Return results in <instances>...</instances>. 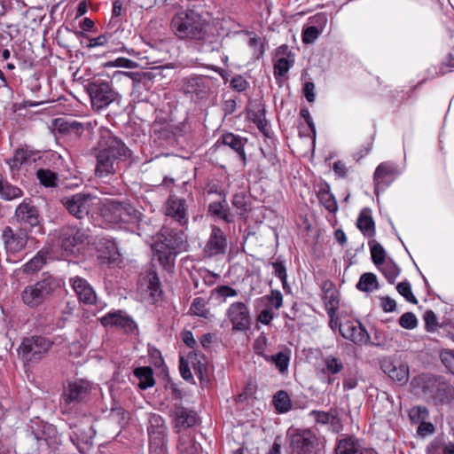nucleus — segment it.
<instances>
[{
	"mask_svg": "<svg viewBox=\"0 0 454 454\" xmlns=\"http://www.w3.org/2000/svg\"><path fill=\"white\" fill-rule=\"evenodd\" d=\"M98 200L99 212L97 218L98 226L104 229H112L114 224V202L111 199L104 200L90 193L79 192L72 196L64 197L61 200L65 208L70 215L77 219H82L90 213L91 207Z\"/></svg>",
	"mask_w": 454,
	"mask_h": 454,
	"instance_id": "f257e3e1",
	"label": "nucleus"
},
{
	"mask_svg": "<svg viewBox=\"0 0 454 454\" xmlns=\"http://www.w3.org/2000/svg\"><path fill=\"white\" fill-rule=\"evenodd\" d=\"M208 22L200 13L186 9L176 12L170 22L174 35L180 40L200 42L207 36Z\"/></svg>",
	"mask_w": 454,
	"mask_h": 454,
	"instance_id": "f03ea898",
	"label": "nucleus"
},
{
	"mask_svg": "<svg viewBox=\"0 0 454 454\" xmlns=\"http://www.w3.org/2000/svg\"><path fill=\"white\" fill-rule=\"evenodd\" d=\"M412 386L436 404L450 403L454 400V387L440 376L420 374L412 380Z\"/></svg>",
	"mask_w": 454,
	"mask_h": 454,
	"instance_id": "7ed1b4c3",
	"label": "nucleus"
},
{
	"mask_svg": "<svg viewBox=\"0 0 454 454\" xmlns=\"http://www.w3.org/2000/svg\"><path fill=\"white\" fill-rule=\"evenodd\" d=\"M96 175L103 179H113L114 168V137L112 131L106 128L99 129V140L98 143Z\"/></svg>",
	"mask_w": 454,
	"mask_h": 454,
	"instance_id": "20e7f679",
	"label": "nucleus"
},
{
	"mask_svg": "<svg viewBox=\"0 0 454 454\" xmlns=\"http://www.w3.org/2000/svg\"><path fill=\"white\" fill-rule=\"evenodd\" d=\"M59 286V279L51 275H43L41 280L25 287L21 294L22 301L31 308L37 307Z\"/></svg>",
	"mask_w": 454,
	"mask_h": 454,
	"instance_id": "39448f33",
	"label": "nucleus"
},
{
	"mask_svg": "<svg viewBox=\"0 0 454 454\" xmlns=\"http://www.w3.org/2000/svg\"><path fill=\"white\" fill-rule=\"evenodd\" d=\"M212 79L204 75H190L180 80V90L198 99L207 98L211 91Z\"/></svg>",
	"mask_w": 454,
	"mask_h": 454,
	"instance_id": "423d86ee",
	"label": "nucleus"
},
{
	"mask_svg": "<svg viewBox=\"0 0 454 454\" xmlns=\"http://www.w3.org/2000/svg\"><path fill=\"white\" fill-rule=\"evenodd\" d=\"M52 342L42 336H32L25 338L19 352L26 361H38L51 348Z\"/></svg>",
	"mask_w": 454,
	"mask_h": 454,
	"instance_id": "0eeeda50",
	"label": "nucleus"
},
{
	"mask_svg": "<svg viewBox=\"0 0 454 454\" xmlns=\"http://www.w3.org/2000/svg\"><path fill=\"white\" fill-rule=\"evenodd\" d=\"M228 248V238L224 231L217 225H210V232L203 247L206 257L223 255Z\"/></svg>",
	"mask_w": 454,
	"mask_h": 454,
	"instance_id": "6e6552de",
	"label": "nucleus"
},
{
	"mask_svg": "<svg viewBox=\"0 0 454 454\" xmlns=\"http://www.w3.org/2000/svg\"><path fill=\"white\" fill-rule=\"evenodd\" d=\"M14 218L20 229H34L40 226L41 218L37 207L31 200L25 199L15 209Z\"/></svg>",
	"mask_w": 454,
	"mask_h": 454,
	"instance_id": "1a4fd4ad",
	"label": "nucleus"
},
{
	"mask_svg": "<svg viewBox=\"0 0 454 454\" xmlns=\"http://www.w3.org/2000/svg\"><path fill=\"white\" fill-rule=\"evenodd\" d=\"M89 91L92 107L97 111L106 108L114 101V90L108 82L98 80L90 85Z\"/></svg>",
	"mask_w": 454,
	"mask_h": 454,
	"instance_id": "9d476101",
	"label": "nucleus"
},
{
	"mask_svg": "<svg viewBox=\"0 0 454 454\" xmlns=\"http://www.w3.org/2000/svg\"><path fill=\"white\" fill-rule=\"evenodd\" d=\"M226 316L231 323L233 331L247 332L250 328V311L244 302L236 301L231 303L226 311Z\"/></svg>",
	"mask_w": 454,
	"mask_h": 454,
	"instance_id": "9b49d317",
	"label": "nucleus"
},
{
	"mask_svg": "<svg viewBox=\"0 0 454 454\" xmlns=\"http://www.w3.org/2000/svg\"><path fill=\"white\" fill-rule=\"evenodd\" d=\"M2 240L8 256L16 254L22 251L28 241V232L25 229H18L14 231L7 226L3 230Z\"/></svg>",
	"mask_w": 454,
	"mask_h": 454,
	"instance_id": "f8f14e48",
	"label": "nucleus"
},
{
	"mask_svg": "<svg viewBox=\"0 0 454 454\" xmlns=\"http://www.w3.org/2000/svg\"><path fill=\"white\" fill-rule=\"evenodd\" d=\"M399 170L395 164L390 161L381 162L373 174L374 192L379 193L388 187L398 176Z\"/></svg>",
	"mask_w": 454,
	"mask_h": 454,
	"instance_id": "ddd939ff",
	"label": "nucleus"
},
{
	"mask_svg": "<svg viewBox=\"0 0 454 454\" xmlns=\"http://www.w3.org/2000/svg\"><path fill=\"white\" fill-rule=\"evenodd\" d=\"M152 245L164 249H183L185 246V239L182 231L163 226L157 233L156 239Z\"/></svg>",
	"mask_w": 454,
	"mask_h": 454,
	"instance_id": "4468645a",
	"label": "nucleus"
},
{
	"mask_svg": "<svg viewBox=\"0 0 454 454\" xmlns=\"http://www.w3.org/2000/svg\"><path fill=\"white\" fill-rule=\"evenodd\" d=\"M340 333L343 338L355 344H365L370 340V335L365 327L359 321L348 320L339 326Z\"/></svg>",
	"mask_w": 454,
	"mask_h": 454,
	"instance_id": "2eb2a0df",
	"label": "nucleus"
},
{
	"mask_svg": "<svg viewBox=\"0 0 454 454\" xmlns=\"http://www.w3.org/2000/svg\"><path fill=\"white\" fill-rule=\"evenodd\" d=\"M317 441L311 431L303 430L292 435L290 445L295 454H315Z\"/></svg>",
	"mask_w": 454,
	"mask_h": 454,
	"instance_id": "dca6fc26",
	"label": "nucleus"
},
{
	"mask_svg": "<svg viewBox=\"0 0 454 454\" xmlns=\"http://www.w3.org/2000/svg\"><path fill=\"white\" fill-rule=\"evenodd\" d=\"M90 388V383L83 380L70 382L64 392L61 403L64 404H71L73 403L81 402L88 395Z\"/></svg>",
	"mask_w": 454,
	"mask_h": 454,
	"instance_id": "f3484780",
	"label": "nucleus"
},
{
	"mask_svg": "<svg viewBox=\"0 0 454 454\" xmlns=\"http://www.w3.org/2000/svg\"><path fill=\"white\" fill-rule=\"evenodd\" d=\"M165 215L173 218L179 225H185L188 223L185 200L170 195L166 201Z\"/></svg>",
	"mask_w": 454,
	"mask_h": 454,
	"instance_id": "a211bd4d",
	"label": "nucleus"
},
{
	"mask_svg": "<svg viewBox=\"0 0 454 454\" xmlns=\"http://www.w3.org/2000/svg\"><path fill=\"white\" fill-rule=\"evenodd\" d=\"M380 367L395 381L403 384L409 379V366L402 361L384 359Z\"/></svg>",
	"mask_w": 454,
	"mask_h": 454,
	"instance_id": "6ab92c4d",
	"label": "nucleus"
},
{
	"mask_svg": "<svg viewBox=\"0 0 454 454\" xmlns=\"http://www.w3.org/2000/svg\"><path fill=\"white\" fill-rule=\"evenodd\" d=\"M70 285L74 291L78 300L84 304H93L97 301L96 293L91 285L81 277L71 278Z\"/></svg>",
	"mask_w": 454,
	"mask_h": 454,
	"instance_id": "aec40b11",
	"label": "nucleus"
},
{
	"mask_svg": "<svg viewBox=\"0 0 454 454\" xmlns=\"http://www.w3.org/2000/svg\"><path fill=\"white\" fill-rule=\"evenodd\" d=\"M336 454H377L366 447L361 441L353 436L345 437L338 442Z\"/></svg>",
	"mask_w": 454,
	"mask_h": 454,
	"instance_id": "412c9836",
	"label": "nucleus"
},
{
	"mask_svg": "<svg viewBox=\"0 0 454 454\" xmlns=\"http://www.w3.org/2000/svg\"><path fill=\"white\" fill-rule=\"evenodd\" d=\"M95 434V430L90 425L74 427L70 440L82 452L92 445Z\"/></svg>",
	"mask_w": 454,
	"mask_h": 454,
	"instance_id": "4be33fe9",
	"label": "nucleus"
},
{
	"mask_svg": "<svg viewBox=\"0 0 454 454\" xmlns=\"http://www.w3.org/2000/svg\"><path fill=\"white\" fill-rule=\"evenodd\" d=\"M87 239L88 235L82 230L67 227L63 230L60 237L61 247L67 252H74V248L83 244Z\"/></svg>",
	"mask_w": 454,
	"mask_h": 454,
	"instance_id": "5701e85b",
	"label": "nucleus"
},
{
	"mask_svg": "<svg viewBox=\"0 0 454 454\" xmlns=\"http://www.w3.org/2000/svg\"><path fill=\"white\" fill-rule=\"evenodd\" d=\"M150 437V454H168L166 428L158 426L156 429H148Z\"/></svg>",
	"mask_w": 454,
	"mask_h": 454,
	"instance_id": "b1692460",
	"label": "nucleus"
},
{
	"mask_svg": "<svg viewBox=\"0 0 454 454\" xmlns=\"http://www.w3.org/2000/svg\"><path fill=\"white\" fill-rule=\"evenodd\" d=\"M221 141L223 145L230 147L238 153L243 165L247 164V154L245 152V145L247 143V138L228 132L221 137Z\"/></svg>",
	"mask_w": 454,
	"mask_h": 454,
	"instance_id": "393cba45",
	"label": "nucleus"
},
{
	"mask_svg": "<svg viewBox=\"0 0 454 454\" xmlns=\"http://www.w3.org/2000/svg\"><path fill=\"white\" fill-rule=\"evenodd\" d=\"M176 427H191L197 422L196 413L181 405H175L171 410Z\"/></svg>",
	"mask_w": 454,
	"mask_h": 454,
	"instance_id": "a878e982",
	"label": "nucleus"
},
{
	"mask_svg": "<svg viewBox=\"0 0 454 454\" xmlns=\"http://www.w3.org/2000/svg\"><path fill=\"white\" fill-rule=\"evenodd\" d=\"M154 258L159 262L160 265L166 270L170 271L175 266V261L177 254L182 249L172 250L168 248H160L152 245Z\"/></svg>",
	"mask_w": 454,
	"mask_h": 454,
	"instance_id": "bb28decb",
	"label": "nucleus"
},
{
	"mask_svg": "<svg viewBox=\"0 0 454 454\" xmlns=\"http://www.w3.org/2000/svg\"><path fill=\"white\" fill-rule=\"evenodd\" d=\"M310 416L317 424H330L332 430L334 432H339L342 428L341 421L336 410H331L330 411H312Z\"/></svg>",
	"mask_w": 454,
	"mask_h": 454,
	"instance_id": "cd10ccee",
	"label": "nucleus"
},
{
	"mask_svg": "<svg viewBox=\"0 0 454 454\" xmlns=\"http://www.w3.org/2000/svg\"><path fill=\"white\" fill-rule=\"evenodd\" d=\"M356 227L368 238L375 235V223L372 215V210L369 207L363 208L356 220Z\"/></svg>",
	"mask_w": 454,
	"mask_h": 454,
	"instance_id": "c85d7f7f",
	"label": "nucleus"
},
{
	"mask_svg": "<svg viewBox=\"0 0 454 454\" xmlns=\"http://www.w3.org/2000/svg\"><path fill=\"white\" fill-rule=\"evenodd\" d=\"M207 212L211 216L222 219L226 223L233 222V215L230 211V207L225 198L220 201H213L209 203Z\"/></svg>",
	"mask_w": 454,
	"mask_h": 454,
	"instance_id": "c756f323",
	"label": "nucleus"
},
{
	"mask_svg": "<svg viewBox=\"0 0 454 454\" xmlns=\"http://www.w3.org/2000/svg\"><path fill=\"white\" fill-rule=\"evenodd\" d=\"M178 454H200L201 446L195 441L191 434H183L179 436L177 444Z\"/></svg>",
	"mask_w": 454,
	"mask_h": 454,
	"instance_id": "7c9ffc66",
	"label": "nucleus"
},
{
	"mask_svg": "<svg viewBox=\"0 0 454 454\" xmlns=\"http://www.w3.org/2000/svg\"><path fill=\"white\" fill-rule=\"evenodd\" d=\"M137 221L136 210L130 206L115 201V225L119 223H135Z\"/></svg>",
	"mask_w": 454,
	"mask_h": 454,
	"instance_id": "2f4dec72",
	"label": "nucleus"
},
{
	"mask_svg": "<svg viewBox=\"0 0 454 454\" xmlns=\"http://www.w3.org/2000/svg\"><path fill=\"white\" fill-rule=\"evenodd\" d=\"M317 197L327 211L331 213H335L337 211V201L333 194L330 192V186L328 184H324L319 187Z\"/></svg>",
	"mask_w": 454,
	"mask_h": 454,
	"instance_id": "473e14b6",
	"label": "nucleus"
},
{
	"mask_svg": "<svg viewBox=\"0 0 454 454\" xmlns=\"http://www.w3.org/2000/svg\"><path fill=\"white\" fill-rule=\"evenodd\" d=\"M324 367L322 368V373L336 375L344 369V363L340 358L333 355H326L321 358Z\"/></svg>",
	"mask_w": 454,
	"mask_h": 454,
	"instance_id": "72a5a7b5",
	"label": "nucleus"
},
{
	"mask_svg": "<svg viewBox=\"0 0 454 454\" xmlns=\"http://www.w3.org/2000/svg\"><path fill=\"white\" fill-rule=\"evenodd\" d=\"M115 327L121 329L125 333H135L137 325L133 318L123 310L115 311Z\"/></svg>",
	"mask_w": 454,
	"mask_h": 454,
	"instance_id": "f704fd0d",
	"label": "nucleus"
},
{
	"mask_svg": "<svg viewBox=\"0 0 454 454\" xmlns=\"http://www.w3.org/2000/svg\"><path fill=\"white\" fill-rule=\"evenodd\" d=\"M134 375L138 379L137 384L140 389H147L155 384L153 371L149 366H142L135 369Z\"/></svg>",
	"mask_w": 454,
	"mask_h": 454,
	"instance_id": "c9c22d12",
	"label": "nucleus"
},
{
	"mask_svg": "<svg viewBox=\"0 0 454 454\" xmlns=\"http://www.w3.org/2000/svg\"><path fill=\"white\" fill-rule=\"evenodd\" d=\"M114 250V241L100 239L98 247V260L103 265L110 266Z\"/></svg>",
	"mask_w": 454,
	"mask_h": 454,
	"instance_id": "e433bc0d",
	"label": "nucleus"
},
{
	"mask_svg": "<svg viewBox=\"0 0 454 454\" xmlns=\"http://www.w3.org/2000/svg\"><path fill=\"white\" fill-rule=\"evenodd\" d=\"M189 362L192 364V368L200 380H202L204 373L207 372V359L206 356L198 351H191L187 355Z\"/></svg>",
	"mask_w": 454,
	"mask_h": 454,
	"instance_id": "4c0bfd02",
	"label": "nucleus"
},
{
	"mask_svg": "<svg viewBox=\"0 0 454 454\" xmlns=\"http://www.w3.org/2000/svg\"><path fill=\"white\" fill-rule=\"evenodd\" d=\"M23 195L22 191L8 182L0 175V197L5 200H12L20 198Z\"/></svg>",
	"mask_w": 454,
	"mask_h": 454,
	"instance_id": "58836bf2",
	"label": "nucleus"
},
{
	"mask_svg": "<svg viewBox=\"0 0 454 454\" xmlns=\"http://www.w3.org/2000/svg\"><path fill=\"white\" fill-rule=\"evenodd\" d=\"M208 301L203 297H196L193 299L190 309L189 314L192 316L200 317L203 318H209L210 310L207 308Z\"/></svg>",
	"mask_w": 454,
	"mask_h": 454,
	"instance_id": "ea45409f",
	"label": "nucleus"
},
{
	"mask_svg": "<svg viewBox=\"0 0 454 454\" xmlns=\"http://www.w3.org/2000/svg\"><path fill=\"white\" fill-rule=\"evenodd\" d=\"M356 287L361 292L370 293L379 288L378 279L374 273L366 272L361 275Z\"/></svg>",
	"mask_w": 454,
	"mask_h": 454,
	"instance_id": "a19ab883",
	"label": "nucleus"
},
{
	"mask_svg": "<svg viewBox=\"0 0 454 454\" xmlns=\"http://www.w3.org/2000/svg\"><path fill=\"white\" fill-rule=\"evenodd\" d=\"M264 360L274 364L278 372L284 374L288 370L290 356L287 352H278L275 355L264 356Z\"/></svg>",
	"mask_w": 454,
	"mask_h": 454,
	"instance_id": "79ce46f5",
	"label": "nucleus"
},
{
	"mask_svg": "<svg viewBox=\"0 0 454 454\" xmlns=\"http://www.w3.org/2000/svg\"><path fill=\"white\" fill-rule=\"evenodd\" d=\"M48 252L40 250L29 262L23 265V271L32 273L38 271L45 264Z\"/></svg>",
	"mask_w": 454,
	"mask_h": 454,
	"instance_id": "37998d69",
	"label": "nucleus"
},
{
	"mask_svg": "<svg viewBox=\"0 0 454 454\" xmlns=\"http://www.w3.org/2000/svg\"><path fill=\"white\" fill-rule=\"evenodd\" d=\"M273 403L279 413H286L292 409L291 399L285 390H279L274 395Z\"/></svg>",
	"mask_w": 454,
	"mask_h": 454,
	"instance_id": "c03bdc74",
	"label": "nucleus"
},
{
	"mask_svg": "<svg viewBox=\"0 0 454 454\" xmlns=\"http://www.w3.org/2000/svg\"><path fill=\"white\" fill-rule=\"evenodd\" d=\"M270 265L272 266L274 276L281 281L283 289H289L290 287L287 283V270L285 261L278 257L274 262H271Z\"/></svg>",
	"mask_w": 454,
	"mask_h": 454,
	"instance_id": "a18cd8bd",
	"label": "nucleus"
},
{
	"mask_svg": "<svg viewBox=\"0 0 454 454\" xmlns=\"http://www.w3.org/2000/svg\"><path fill=\"white\" fill-rule=\"evenodd\" d=\"M295 59L278 58L273 65V74L276 80L286 76L291 67L294 65Z\"/></svg>",
	"mask_w": 454,
	"mask_h": 454,
	"instance_id": "49530a36",
	"label": "nucleus"
},
{
	"mask_svg": "<svg viewBox=\"0 0 454 454\" xmlns=\"http://www.w3.org/2000/svg\"><path fill=\"white\" fill-rule=\"evenodd\" d=\"M38 428H35L34 426H32V432L35 434V437L38 440H47V438H50L53 436L56 433V428L49 423H45L42 420L35 422Z\"/></svg>",
	"mask_w": 454,
	"mask_h": 454,
	"instance_id": "de8ad7c7",
	"label": "nucleus"
},
{
	"mask_svg": "<svg viewBox=\"0 0 454 454\" xmlns=\"http://www.w3.org/2000/svg\"><path fill=\"white\" fill-rule=\"evenodd\" d=\"M28 157L29 153L27 150L23 148L17 149L13 156L7 160V164L9 165L11 171L13 174L15 171H18L21 165L27 160Z\"/></svg>",
	"mask_w": 454,
	"mask_h": 454,
	"instance_id": "09e8293b",
	"label": "nucleus"
},
{
	"mask_svg": "<svg viewBox=\"0 0 454 454\" xmlns=\"http://www.w3.org/2000/svg\"><path fill=\"white\" fill-rule=\"evenodd\" d=\"M325 307L332 324L339 308V298L336 291H327L325 295Z\"/></svg>",
	"mask_w": 454,
	"mask_h": 454,
	"instance_id": "8fccbe9b",
	"label": "nucleus"
},
{
	"mask_svg": "<svg viewBox=\"0 0 454 454\" xmlns=\"http://www.w3.org/2000/svg\"><path fill=\"white\" fill-rule=\"evenodd\" d=\"M389 284H394L400 274V268L392 261L385 262L377 267Z\"/></svg>",
	"mask_w": 454,
	"mask_h": 454,
	"instance_id": "3c124183",
	"label": "nucleus"
},
{
	"mask_svg": "<svg viewBox=\"0 0 454 454\" xmlns=\"http://www.w3.org/2000/svg\"><path fill=\"white\" fill-rule=\"evenodd\" d=\"M145 281L151 296L156 297L161 294L160 281L155 270H151L147 272Z\"/></svg>",
	"mask_w": 454,
	"mask_h": 454,
	"instance_id": "603ef678",
	"label": "nucleus"
},
{
	"mask_svg": "<svg viewBox=\"0 0 454 454\" xmlns=\"http://www.w3.org/2000/svg\"><path fill=\"white\" fill-rule=\"evenodd\" d=\"M231 204L237 209L239 215H245L250 210L248 199L243 192L234 194Z\"/></svg>",
	"mask_w": 454,
	"mask_h": 454,
	"instance_id": "864d4df0",
	"label": "nucleus"
},
{
	"mask_svg": "<svg viewBox=\"0 0 454 454\" xmlns=\"http://www.w3.org/2000/svg\"><path fill=\"white\" fill-rule=\"evenodd\" d=\"M40 183L46 187H55L58 182L57 175L49 169H39L36 173Z\"/></svg>",
	"mask_w": 454,
	"mask_h": 454,
	"instance_id": "5fc2aeb1",
	"label": "nucleus"
},
{
	"mask_svg": "<svg viewBox=\"0 0 454 454\" xmlns=\"http://www.w3.org/2000/svg\"><path fill=\"white\" fill-rule=\"evenodd\" d=\"M428 417V411L424 406H414L409 411V419L413 424H419Z\"/></svg>",
	"mask_w": 454,
	"mask_h": 454,
	"instance_id": "6e6d98bb",
	"label": "nucleus"
},
{
	"mask_svg": "<svg viewBox=\"0 0 454 454\" xmlns=\"http://www.w3.org/2000/svg\"><path fill=\"white\" fill-rule=\"evenodd\" d=\"M396 290L402 296L404 297V299L408 302H411L412 304L418 303V300L411 291V284L409 281L405 280V281L400 282L396 286Z\"/></svg>",
	"mask_w": 454,
	"mask_h": 454,
	"instance_id": "4d7b16f0",
	"label": "nucleus"
},
{
	"mask_svg": "<svg viewBox=\"0 0 454 454\" xmlns=\"http://www.w3.org/2000/svg\"><path fill=\"white\" fill-rule=\"evenodd\" d=\"M371 256L373 263L380 267V264L385 262L386 252L383 247L380 243L370 244Z\"/></svg>",
	"mask_w": 454,
	"mask_h": 454,
	"instance_id": "13d9d810",
	"label": "nucleus"
},
{
	"mask_svg": "<svg viewBox=\"0 0 454 454\" xmlns=\"http://www.w3.org/2000/svg\"><path fill=\"white\" fill-rule=\"evenodd\" d=\"M320 34H321V32L318 31V29L308 25L307 27H304L302 29V33H301L302 43L305 44L313 43L317 39V37L319 36Z\"/></svg>",
	"mask_w": 454,
	"mask_h": 454,
	"instance_id": "bf43d9fd",
	"label": "nucleus"
},
{
	"mask_svg": "<svg viewBox=\"0 0 454 454\" xmlns=\"http://www.w3.org/2000/svg\"><path fill=\"white\" fill-rule=\"evenodd\" d=\"M327 15L324 12H318L309 19V26L314 27L321 33L327 24Z\"/></svg>",
	"mask_w": 454,
	"mask_h": 454,
	"instance_id": "052dcab7",
	"label": "nucleus"
},
{
	"mask_svg": "<svg viewBox=\"0 0 454 454\" xmlns=\"http://www.w3.org/2000/svg\"><path fill=\"white\" fill-rule=\"evenodd\" d=\"M440 359L448 371L454 374V351L451 349H442L440 352Z\"/></svg>",
	"mask_w": 454,
	"mask_h": 454,
	"instance_id": "680f3d73",
	"label": "nucleus"
},
{
	"mask_svg": "<svg viewBox=\"0 0 454 454\" xmlns=\"http://www.w3.org/2000/svg\"><path fill=\"white\" fill-rule=\"evenodd\" d=\"M399 325L404 329H414L418 325L416 316L412 312H406L399 318Z\"/></svg>",
	"mask_w": 454,
	"mask_h": 454,
	"instance_id": "e2e57ef3",
	"label": "nucleus"
},
{
	"mask_svg": "<svg viewBox=\"0 0 454 454\" xmlns=\"http://www.w3.org/2000/svg\"><path fill=\"white\" fill-rule=\"evenodd\" d=\"M230 86L238 92H243L249 87V82L242 75L237 74L231 80Z\"/></svg>",
	"mask_w": 454,
	"mask_h": 454,
	"instance_id": "0e129e2a",
	"label": "nucleus"
},
{
	"mask_svg": "<svg viewBox=\"0 0 454 454\" xmlns=\"http://www.w3.org/2000/svg\"><path fill=\"white\" fill-rule=\"evenodd\" d=\"M423 319L426 325V330L427 332H434L438 325L436 315L431 309L427 310L423 316Z\"/></svg>",
	"mask_w": 454,
	"mask_h": 454,
	"instance_id": "69168bd1",
	"label": "nucleus"
},
{
	"mask_svg": "<svg viewBox=\"0 0 454 454\" xmlns=\"http://www.w3.org/2000/svg\"><path fill=\"white\" fill-rule=\"evenodd\" d=\"M265 298L276 309H280L283 305V295L279 290H271L270 294L266 295Z\"/></svg>",
	"mask_w": 454,
	"mask_h": 454,
	"instance_id": "338daca9",
	"label": "nucleus"
},
{
	"mask_svg": "<svg viewBox=\"0 0 454 454\" xmlns=\"http://www.w3.org/2000/svg\"><path fill=\"white\" fill-rule=\"evenodd\" d=\"M129 419V412L126 411L122 407L115 405V421H117L121 428L128 425Z\"/></svg>",
	"mask_w": 454,
	"mask_h": 454,
	"instance_id": "774afa93",
	"label": "nucleus"
}]
</instances>
